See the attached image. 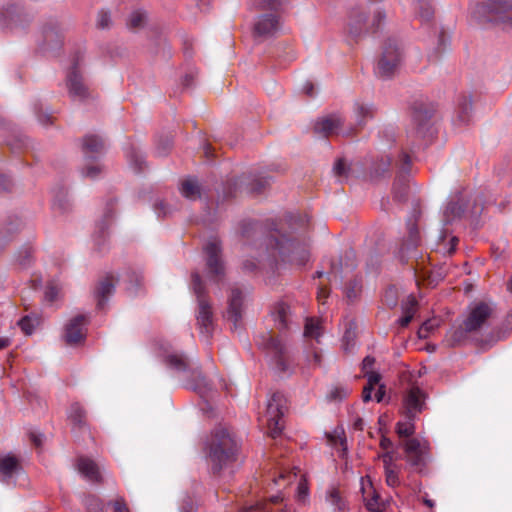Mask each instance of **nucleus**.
I'll return each mask as SVG.
<instances>
[{"mask_svg": "<svg viewBox=\"0 0 512 512\" xmlns=\"http://www.w3.org/2000/svg\"><path fill=\"white\" fill-rule=\"evenodd\" d=\"M284 220L287 224H309L312 218L306 212H288Z\"/></svg>", "mask_w": 512, "mask_h": 512, "instance_id": "40", "label": "nucleus"}, {"mask_svg": "<svg viewBox=\"0 0 512 512\" xmlns=\"http://www.w3.org/2000/svg\"><path fill=\"white\" fill-rule=\"evenodd\" d=\"M314 130L316 133L324 136H351L355 134L354 128H345L344 119L339 114H331L318 120L315 123Z\"/></svg>", "mask_w": 512, "mask_h": 512, "instance_id": "14", "label": "nucleus"}, {"mask_svg": "<svg viewBox=\"0 0 512 512\" xmlns=\"http://www.w3.org/2000/svg\"><path fill=\"white\" fill-rule=\"evenodd\" d=\"M416 306L417 300L413 296H410L408 302L402 306L403 315H410L413 319Z\"/></svg>", "mask_w": 512, "mask_h": 512, "instance_id": "55", "label": "nucleus"}, {"mask_svg": "<svg viewBox=\"0 0 512 512\" xmlns=\"http://www.w3.org/2000/svg\"><path fill=\"white\" fill-rule=\"evenodd\" d=\"M494 313L495 306L492 302L478 301L471 303L466 309L463 321L451 330L448 339L450 345H460L470 336L479 333L489 325Z\"/></svg>", "mask_w": 512, "mask_h": 512, "instance_id": "1", "label": "nucleus"}, {"mask_svg": "<svg viewBox=\"0 0 512 512\" xmlns=\"http://www.w3.org/2000/svg\"><path fill=\"white\" fill-rule=\"evenodd\" d=\"M166 366L178 373H183L189 383V387L203 395L210 390V383L198 366H193L191 361L182 353H170L164 358Z\"/></svg>", "mask_w": 512, "mask_h": 512, "instance_id": "3", "label": "nucleus"}, {"mask_svg": "<svg viewBox=\"0 0 512 512\" xmlns=\"http://www.w3.org/2000/svg\"><path fill=\"white\" fill-rule=\"evenodd\" d=\"M472 100L470 95H462L458 100L457 121L459 124H467L471 119Z\"/></svg>", "mask_w": 512, "mask_h": 512, "instance_id": "30", "label": "nucleus"}, {"mask_svg": "<svg viewBox=\"0 0 512 512\" xmlns=\"http://www.w3.org/2000/svg\"><path fill=\"white\" fill-rule=\"evenodd\" d=\"M33 253L34 250L30 245H24L18 250L15 262L20 269H28L34 264Z\"/></svg>", "mask_w": 512, "mask_h": 512, "instance_id": "31", "label": "nucleus"}, {"mask_svg": "<svg viewBox=\"0 0 512 512\" xmlns=\"http://www.w3.org/2000/svg\"><path fill=\"white\" fill-rule=\"evenodd\" d=\"M280 25V16L275 13H263L259 15L254 23V33L258 36H271Z\"/></svg>", "mask_w": 512, "mask_h": 512, "instance_id": "21", "label": "nucleus"}, {"mask_svg": "<svg viewBox=\"0 0 512 512\" xmlns=\"http://www.w3.org/2000/svg\"><path fill=\"white\" fill-rule=\"evenodd\" d=\"M433 327H434V325L432 324V322L430 320L424 322L418 331L419 337L420 338L428 337V334L433 329Z\"/></svg>", "mask_w": 512, "mask_h": 512, "instance_id": "60", "label": "nucleus"}, {"mask_svg": "<svg viewBox=\"0 0 512 512\" xmlns=\"http://www.w3.org/2000/svg\"><path fill=\"white\" fill-rule=\"evenodd\" d=\"M146 19V15L142 11H134L128 20V25L131 28H139L141 27Z\"/></svg>", "mask_w": 512, "mask_h": 512, "instance_id": "50", "label": "nucleus"}, {"mask_svg": "<svg viewBox=\"0 0 512 512\" xmlns=\"http://www.w3.org/2000/svg\"><path fill=\"white\" fill-rule=\"evenodd\" d=\"M11 187L12 183L10 179L4 174H0V190L9 191Z\"/></svg>", "mask_w": 512, "mask_h": 512, "instance_id": "63", "label": "nucleus"}, {"mask_svg": "<svg viewBox=\"0 0 512 512\" xmlns=\"http://www.w3.org/2000/svg\"><path fill=\"white\" fill-rule=\"evenodd\" d=\"M354 338H355V325L354 323H349V327L346 329L342 341L343 347L346 352H348L354 346Z\"/></svg>", "mask_w": 512, "mask_h": 512, "instance_id": "45", "label": "nucleus"}, {"mask_svg": "<svg viewBox=\"0 0 512 512\" xmlns=\"http://www.w3.org/2000/svg\"><path fill=\"white\" fill-rule=\"evenodd\" d=\"M88 318L86 315H77L70 319L65 326L64 340L67 345L73 346L82 343L86 338V325Z\"/></svg>", "mask_w": 512, "mask_h": 512, "instance_id": "19", "label": "nucleus"}, {"mask_svg": "<svg viewBox=\"0 0 512 512\" xmlns=\"http://www.w3.org/2000/svg\"><path fill=\"white\" fill-rule=\"evenodd\" d=\"M333 173L340 181H343L349 177L350 166L343 158H339L333 166Z\"/></svg>", "mask_w": 512, "mask_h": 512, "instance_id": "41", "label": "nucleus"}, {"mask_svg": "<svg viewBox=\"0 0 512 512\" xmlns=\"http://www.w3.org/2000/svg\"><path fill=\"white\" fill-rule=\"evenodd\" d=\"M401 61V52L395 40H388L383 48L375 73L380 78H390L394 75Z\"/></svg>", "mask_w": 512, "mask_h": 512, "instance_id": "12", "label": "nucleus"}, {"mask_svg": "<svg viewBox=\"0 0 512 512\" xmlns=\"http://www.w3.org/2000/svg\"><path fill=\"white\" fill-rule=\"evenodd\" d=\"M464 214V208L462 204L461 196H457L456 199H452L448 202L443 212V224H450L451 222L458 221Z\"/></svg>", "mask_w": 512, "mask_h": 512, "instance_id": "28", "label": "nucleus"}, {"mask_svg": "<svg viewBox=\"0 0 512 512\" xmlns=\"http://www.w3.org/2000/svg\"><path fill=\"white\" fill-rule=\"evenodd\" d=\"M406 422H398L396 427V432L399 435V437H405L409 439L412 434H414L415 427L413 424L414 420H409Z\"/></svg>", "mask_w": 512, "mask_h": 512, "instance_id": "44", "label": "nucleus"}, {"mask_svg": "<svg viewBox=\"0 0 512 512\" xmlns=\"http://www.w3.org/2000/svg\"><path fill=\"white\" fill-rule=\"evenodd\" d=\"M63 27L58 20H48L42 27L41 48L44 51H55L62 46L63 43Z\"/></svg>", "mask_w": 512, "mask_h": 512, "instance_id": "17", "label": "nucleus"}, {"mask_svg": "<svg viewBox=\"0 0 512 512\" xmlns=\"http://www.w3.org/2000/svg\"><path fill=\"white\" fill-rule=\"evenodd\" d=\"M375 363V358L372 356H366L362 361V370L364 373L371 372V369Z\"/></svg>", "mask_w": 512, "mask_h": 512, "instance_id": "62", "label": "nucleus"}, {"mask_svg": "<svg viewBox=\"0 0 512 512\" xmlns=\"http://www.w3.org/2000/svg\"><path fill=\"white\" fill-rule=\"evenodd\" d=\"M398 290L395 286H389L383 294V303L388 308H394L398 303Z\"/></svg>", "mask_w": 512, "mask_h": 512, "instance_id": "43", "label": "nucleus"}, {"mask_svg": "<svg viewBox=\"0 0 512 512\" xmlns=\"http://www.w3.org/2000/svg\"><path fill=\"white\" fill-rule=\"evenodd\" d=\"M127 157L132 165H134L137 171L142 170V165L144 164V159L139 151L135 148H130L127 151Z\"/></svg>", "mask_w": 512, "mask_h": 512, "instance_id": "47", "label": "nucleus"}, {"mask_svg": "<svg viewBox=\"0 0 512 512\" xmlns=\"http://www.w3.org/2000/svg\"><path fill=\"white\" fill-rule=\"evenodd\" d=\"M366 508L371 512H381L379 496L373 495L371 499H368L366 502Z\"/></svg>", "mask_w": 512, "mask_h": 512, "instance_id": "58", "label": "nucleus"}, {"mask_svg": "<svg viewBox=\"0 0 512 512\" xmlns=\"http://www.w3.org/2000/svg\"><path fill=\"white\" fill-rule=\"evenodd\" d=\"M353 113L355 117V125L349 128H354L355 133L362 129L368 120L372 119L375 115V108L370 103L356 101L353 105Z\"/></svg>", "mask_w": 512, "mask_h": 512, "instance_id": "23", "label": "nucleus"}, {"mask_svg": "<svg viewBox=\"0 0 512 512\" xmlns=\"http://www.w3.org/2000/svg\"><path fill=\"white\" fill-rule=\"evenodd\" d=\"M263 512H292L283 505V497L281 495L272 496L269 501L260 505Z\"/></svg>", "mask_w": 512, "mask_h": 512, "instance_id": "34", "label": "nucleus"}, {"mask_svg": "<svg viewBox=\"0 0 512 512\" xmlns=\"http://www.w3.org/2000/svg\"><path fill=\"white\" fill-rule=\"evenodd\" d=\"M58 292V288L55 285L50 284L46 288L45 298L48 301L53 302L57 298Z\"/></svg>", "mask_w": 512, "mask_h": 512, "instance_id": "59", "label": "nucleus"}, {"mask_svg": "<svg viewBox=\"0 0 512 512\" xmlns=\"http://www.w3.org/2000/svg\"><path fill=\"white\" fill-rule=\"evenodd\" d=\"M279 233L280 232L277 229L271 233L268 245L271 248L278 250L281 255H284L286 248L293 246V241L286 238L284 235L278 237Z\"/></svg>", "mask_w": 512, "mask_h": 512, "instance_id": "32", "label": "nucleus"}, {"mask_svg": "<svg viewBox=\"0 0 512 512\" xmlns=\"http://www.w3.org/2000/svg\"><path fill=\"white\" fill-rule=\"evenodd\" d=\"M360 291V284L357 280L350 281L346 287V296L349 300H354Z\"/></svg>", "mask_w": 512, "mask_h": 512, "instance_id": "54", "label": "nucleus"}, {"mask_svg": "<svg viewBox=\"0 0 512 512\" xmlns=\"http://www.w3.org/2000/svg\"><path fill=\"white\" fill-rule=\"evenodd\" d=\"M427 394L418 386L410 387L403 396L404 415L414 420L418 414L426 409Z\"/></svg>", "mask_w": 512, "mask_h": 512, "instance_id": "15", "label": "nucleus"}, {"mask_svg": "<svg viewBox=\"0 0 512 512\" xmlns=\"http://www.w3.org/2000/svg\"><path fill=\"white\" fill-rule=\"evenodd\" d=\"M319 328V323L317 321H315L313 318H307L304 335L307 337L318 338L320 335Z\"/></svg>", "mask_w": 512, "mask_h": 512, "instance_id": "48", "label": "nucleus"}, {"mask_svg": "<svg viewBox=\"0 0 512 512\" xmlns=\"http://www.w3.org/2000/svg\"><path fill=\"white\" fill-rule=\"evenodd\" d=\"M238 444L226 427H217L211 435L208 444L207 459L213 475L220 472L236 461Z\"/></svg>", "mask_w": 512, "mask_h": 512, "instance_id": "2", "label": "nucleus"}, {"mask_svg": "<svg viewBox=\"0 0 512 512\" xmlns=\"http://www.w3.org/2000/svg\"><path fill=\"white\" fill-rule=\"evenodd\" d=\"M286 3V0H260L257 4V9L265 11L266 13H275L280 16L281 10Z\"/></svg>", "mask_w": 512, "mask_h": 512, "instance_id": "39", "label": "nucleus"}, {"mask_svg": "<svg viewBox=\"0 0 512 512\" xmlns=\"http://www.w3.org/2000/svg\"><path fill=\"white\" fill-rule=\"evenodd\" d=\"M407 463L417 472L421 473L427 464L425 447L416 438L405 439L402 442Z\"/></svg>", "mask_w": 512, "mask_h": 512, "instance_id": "16", "label": "nucleus"}, {"mask_svg": "<svg viewBox=\"0 0 512 512\" xmlns=\"http://www.w3.org/2000/svg\"><path fill=\"white\" fill-rule=\"evenodd\" d=\"M104 142L96 135H88L83 139L82 150L87 163L82 169V174L85 177L96 178L101 172L99 164H92L89 161L98 159L104 153Z\"/></svg>", "mask_w": 512, "mask_h": 512, "instance_id": "11", "label": "nucleus"}, {"mask_svg": "<svg viewBox=\"0 0 512 512\" xmlns=\"http://www.w3.org/2000/svg\"><path fill=\"white\" fill-rule=\"evenodd\" d=\"M430 117L431 112L422 105H415L413 107L412 119L416 124V133L420 137L425 135Z\"/></svg>", "mask_w": 512, "mask_h": 512, "instance_id": "29", "label": "nucleus"}, {"mask_svg": "<svg viewBox=\"0 0 512 512\" xmlns=\"http://www.w3.org/2000/svg\"><path fill=\"white\" fill-rule=\"evenodd\" d=\"M96 25L98 28H101V29L109 28L111 25L110 12L107 10L99 11V13L97 15Z\"/></svg>", "mask_w": 512, "mask_h": 512, "instance_id": "52", "label": "nucleus"}, {"mask_svg": "<svg viewBox=\"0 0 512 512\" xmlns=\"http://www.w3.org/2000/svg\"><path fill=\"white\" fill-rule=\"evenodd\" d=\"M473 14L481 22L512 25V0H485Z\"/></svg>", "mask_w": 512, "mask_h": 512, "instance_id": "5", "label": "nucleus"}, {"mask_svg": "<svg viewBox=\"0 0 512 512\" xmlns=\"http://www.w3.org/2000/svg\"><path fill=\"white\" fill-rule=\"evenodd\" d=\"M286 402V398L282 393L275 392L267 404L268 429L273 438L280 435L282 431L280 420L287 409Z\"/></svg>", "mask_w": 512, "mask_h": 512, "instance_id": "13", "label": "nucleus"}, {"mask_svg": "<svg viewBox=\"0 0 512 512\" xmlns=\"http://www.w3.org/2000/svg\"><path fill=\"white\" fill-rule=\"evenodd\" d=\"M416 10L418 17L424 23H429L434 16L431 0H418Z\"/></svg>", "mask_w": 512, "mask_h": 512, "instance_id": "38", "label": "nucleus"}, {"mask_svg": "<svg viewBox=\"0 0 512 512\" xmlns=\"http://www.w3.org/2000/svg\"><path fill=\"white\" fill-rule=\"evenodd\" d=\"M127 276L131 283V286L128 287V289L131 290V292L135 294L142 286L143 277L141 274H139L135 271H129Z\"/></svg>", "mask_w": 512, "mask_h": 512, "instance_id": "49", "label": "nucleus"}, {"mask_svg": "<svg viewBox=\"0 0 512 512\" xmlns=\"http://www.w3.org/2000/svg\"><path fill=\"white\" fill-rule=\"evenodd\" d=\"M392 164V158L388 155L381 156L377 161H375L371 168L370 174L372 177H380L385 173H388Z\"/></svg>", "mask_w": 512, "mask_h": 512, "instance_id": "36", "label": "nucleus"}, {"mask_svg": "<svg viewBox=\"0 0 512 512\" xmlns=\"http://www.w3.org/2000/svg\"><path fill=\"white\" fill-rule=\"evenodd\" d=\"M192 289L197 297L196 320L200 334L209 339L214 330L213 310L206 293L205 285L198 272L192 273Z\"/></svg>", "mask_w": 512, "mask_h": 512, "instance_id": "4", "label": "nucleus"}, {"mask_svg": "<svg viewBox=\"0 0 512 512\" xmlns=\"http://www.w3.org/2000/svg\"><path fill=\"white\" fill-rule=\"evenodd\" d=\"M365 376L367 377V384L371 386L379 384L381 380V375L378 372H367L365 373Z\"/></svg>", "mask_w": 512, "mask_h": 512, "instance_id": "61", "label": "nucleus"}, {"mask_svg": "<svg viewBox=\"0 0 512 512\" xmlns=\"http://www.w3.org/2000/svg\"><path fill=\"white\" fill-rule=\"evenodd\" d=\"M268 185L266 178H259L251 174H244L227 182L225 194L227 197H237L242 194L258 195Z\"/></svg>", "mask_w": 512, "mask_h": 512, "instance_id": "9", "label": "nucleus"}, {"mask_svg": "<svg viewBox=\"0 0 512 512\" xmlns=\"http://www.w3.org/2000/svg\"><path fill=\"white\" fill-rule=\"evenodd\" d=\"M81 59L82 57L80 55H77L73 59L72 66L66 76V87L69 97L73 101L85 102L92 98V91L79 70V62Z\"/></svg>", "mask_w": 512, "mask_h": 512, "instance_id": "8", "label": "nucleus"}, {"mask_svg": "<svg viewBox=\"0 0 512 512\" xmlns=\"http://www.w3.org/2000/svg\"><path fill=\"white\" fill-rule=\"evenodd\" d=\"M257 343L271 354L274 367L279 374L285 375L290 373L287 350L278 337L269 332L263 335Z\"/></svg>", "mask_w": 512, "mask_h": 512, "instance_id": "10", "label": "nucleus"}, {"mask_svg": "<svg viewBox=\"0 0 512 512\" xmlns=\"http://www.w3.org/2000/svg\"><path fill=\"white\" fill-rule=\"evenodd\" d=\"M77 467L79 472L90 481L99 482L101 480L98 466L92 459L84 456L79 457Z\"/></svg>", "mask_w": 512, "mask_h": 512, "instance_id": "27", "label": "nucleus"}, {"mask_svg": "<svg viewBox=\"0 0 512 512\" xmlns=\"http://www.w3.org/2000/svg\"><path fill=\"white\" fill-rule=\"evenodd\" d=\"M118 279L113 278L112 275H107L105 278L99 281L95 288V297L97 299V308L104 309L109 296L115 291V284Z\"/></svg>", "mask_w": 512, "mask_h": 512, "instance_id": "22", "label": "nucleus"}, {"mask_svg": "<svg viewBox=\"0 0 512 512\" xmlns=\"http://www.w3.org/2000/svg\"><path fill=\"white\" fill-rule=\"evenodd\" d=\"M393 195L396 201H404L408 195V186L406 183H395L393 188Z\"/></svg>", "mask_w": 512, "mask_h": 512, "instance_id": "51", "label": "nucleus"}, {"mask_svg": "<svg viewBox=\"0 0 512 512\" xmlns=\"http://www.w3.org/2000/svg\"><path fill=\"white\" fill-rule=\"evenodd\" d=\"M86 414L85 409L79 403L71 404L68 419L72 423V431H88Z\"/></svg>", "mask_w": 512, "mask_h": 512, "instance_id": "26", "label": "nucleus"}, {"mask_svg": "<svg viewBox=\"0 0 512 512\" xmlns=\"http://www.w3.org/2000/svg\"><path fill=\"white\" fill-rule=\"evenodd\" d=\"M291 315L290 306L283 301L276 303L271 310V316L273 317L277 329L280 331L289 329L292 322Z\"/></svg>", "mask_w": 512, "mask_h": 512, "instance_id": "24", "label": "nucleus"}, {"mask_svg": "<svg viewBox=\"0 0 512 512\" xmlns=\"http://www.w3.org/2000/svg\"><path fill=\"white\" fill-rule=\"evenodd\" d=\"M108 506L113 508V512H130L128 505L123 497H117L108 502Z\"/></svg>", "mask_w": 512, "mask_h": 512, "instance_id": "53", "label": "nucleus"}, {"mask_svg": "<svg viewBox=\"0 0 512 512\" xmlns=\"http://www.w3.org/2000/svg\"><path fill=\"white\" fill-rule=\"evenodd\" d=\"M392 460H393L392 452L387 451L383 455L386 483L390 487H395V486L399 485L400 481H399V477H398V472L390 466V463L392 462Z\"/></svg>", "mask_w": 512, "mask_h": 512, "instance_id": "33", "label": "nucleus"}, {"mask_svg": "<svg viewBox=\"0 0 512 512\" xmlns=\"http://www.w3.org/2000/svg\"><path fill=\"white\" fill-rule=\"evenodd\" d=\"M70 199L68 192L64 188H59L54 192L53 208L60 212H66L70 209Z\"/></svg>", "mask_w": 512, "mask_h": 512, "instance_id": "37", "label": "nucleus"}, {"mask_svg": "<svg viewBox=\"0 0 512 512\" xmlns=\"http://www.w3.org/2000/svg\"><path fill=\"white\" fill-rule=\"evenodd\" d=\"M181 194L190 200H196L200 197V186L194 179H186L181 183Z\"/></svg>", "mask_w": 512, "mask_h": 512, "instance_id": "35", "label": "nucleus"}, {"mask_svg": "<svg viewBox=\"0 0 512 512\" xmlns=\"http://www.w3.org/2000/svg\"><path fill=\"white\" fill-rule=\"evenodd\" d=\"M309 364L314 367H320L322 364V355L318 351H314L311 359L308 360Z\"/></svg>", "mask_w": 512, "mask_h": 512, "instance_id": "64", "label": "nucleus"}, {"mask_svg": "<svg viewBox=\"0 0 512 512\" xmlns=\"http://www.w3.org/2000/svg\"><path fill=\"white\" fill-rule=\"evenodd\" d=\"M205 265L209 279L219 283L225 276V263L222 258V243L217 236L208 239L203 247Z\"/></svg>", "mask_w": 512, "mask_h": 512, "instance_id": "7", "label": "nucleus"}, {"mask_svg": "<svg viewBox=\"0 0 512 512\" xmlns=\"http://www.w3.org/2000/svg\"><path fill=\"white\" fill-rule=\"evenodd\" d=\"M329 500L335 506L336 510H338L339 512L343 511L342 500H341V497H340L338 491H336V490L331 491L329 494Z\"/></svg>", "mask_w": 512, "mask_h": 512, "instance_id": "57", "label": "nucleus"}, {"mask_svg": "<svg viewBox=\"0 0 512 512\" xmlns=\"http://www.w3.org/2000/svg\"><path fill=\"white\" fill-rule=\"evenodd\" d=\"M384 19L385 14L383 11L377 10L372 19L369 20L364 10L354 9L350 14L347 25L348 36L351 40L357 42L367 33H375Z\"/></svg>", "mask_w": 512, "mask_h": 512, "instance_id": "6", "label": "nucleus"}, {"mask_svg": "<svg viewBox=\"0 0 512 512\" xmlns=\"http://www.w3.org/2000/svg\"><path fill=\"white\" fill-rule=\"evenodd\" d=\"M21 470L18 459L13 455L0 458V480L10 484V480Z\"/></svg>", "mask_w": 512, "mask_h": 512, "instance_id": "25", "label": "nucleus"}, {"mask_svg": "<svg viewBox=\"0 0 512 512\" xmlns=\"http://www.w3.org/2000/svg\"><path fill=\"white\" fill-rule=\"evenodd\" d=\"M29 21L30 15L16 3L7 4L0 12L2 26L9 29L21 27Z\"/></svg>", "mask_w": 512, "mask_h": 512, "instance_id": "18", "label": "nucleus"}, {"mask_svg": "<svg viewBox=\"0 0 512 512\" xmlns=\"http://www.w3.org/2000/svg\"><path fill=\"white\" fill-rule=\"evenodd\" d=\"M243 300L242 291L237 287H233L228 298V308L224 317L228 322L232 323V329L234 330L238 328L242 321Z\"/></svg>", "mask_w": 512, "mask_h": 512, "instance_id": "20", "label": "nucleus"}, {"mask_svg": "<svg viewBox=\"0 0 512 512\" xmlns=\"http://www.w3.org/2000/svg\"><path fill=\"white\" fill-rule=\"evenodd\" d=\"M38 323V318L30 315H26L18 321L19 327L26 335H31Z\"/></svg>", "mask_w": 512, "mask_h": 512, "instance_id": "42", "label": "nucleus"}, {"mask_svg": "<svg viewBox=\"0 0 512 512\" xmlns=\"http://www.w3.org/2000/svg\"><path fill=\"white\" fill-rule=\"evenodd\" d=\"M399 162L401 171L403 173H408L411 164L410 155L403 151L400 155Z\"/></svg>", "mask_w": 512, "mask_h": 512, "instance_id": "56", "label": "nucleus"}, {"mask_svg": "<svg viewBox=\"0 0 512 512\" xmlns=\"http://www.w3.org/2000/svg\"><path fill=\"white\" fill-rule=\"evenodd\" d=\"M351 390L345 386H335L329 392L328 398L332 401H341L350 394Z\"/></svg>", "mask_w": 512, "mask_h": 512, "instance_id": "46", "label": "nucleus"}]
</instances>
